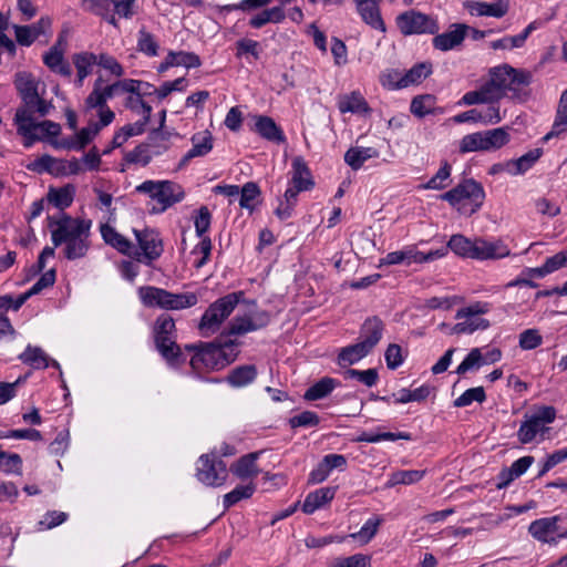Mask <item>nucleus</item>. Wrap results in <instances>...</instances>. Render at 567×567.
Masks as SVG:
<instances>
[{"label":"nucleus","instance_id":"nucleus-1","mask_svg":"<svg viewBox=\"0 0 567 567\" xmlns=\"http://www.w3.org/2000/svg\"><path fill=\"white\" fill-rule=\"evenodd\" d=\"M530 82V74L509 65L496 66L491 71L489 81L480 90L463 95L460 103L466 105L492 104L498 102L509 92L515 95Z\"/></svg>","mask_w":567,"mask_h":567},{"label":"nucleus","instance_id":"nucleus-2","mask_svg":"<svg viewBox=\"0 0 567 567\" xmlns=\"http://www.w3.org/2000/svg\"><path fill=\"white\" fill-rule=\"evenodd\" d=\"M236 346L235 341L186 346L187 350L195 351L189 362L194 374L200 377L203 373L218 371L230 364L237 357Z\"/></svg>","mask_w":567,"mask_h":567},{"label":"nucleus","instance_id":"nucleus-3","mask_svg":"<svg viewBox=\"0 0 567 567\" xmlns=\"http://www.w3.org/2000/svg\"><path fill=\"white\" fill-rule=\"evenodd\" d=\"M188 85V80L184 76L174 81H166L159 87L145 81L127 79V97L125 106H150L145 97L151 99L150 102H161L172 92H183Z\"/></svg>","mask_w":567,"mask_h":567},{"label":"nucleus","instance_id":"nucleus-4","mask_svg":"<svg viewBox=\"0 0 567 567\" xmlns=\"http://www.w3.org/2000/svg\"><path fill=\"white\" fill-rule=\"evenodd\" d=\"M384 326L378 318H369L361 328L359 342L341 349L338 360L340 364H354L367 357L380 341Z\"/></svg>","mask_w":567,"mask_h":567},{"label":"nucleus","instance_id":"nucleus-5","mask_svg":"<svg viewBox=\"0 0 567 567\" xmlns=\"http://www.w3.org/2000/svg\"><path fill=\"white\" fill-rule=\"evenodd\" d=\"M441 198L446 200L461 215L472 216L482 207L485 192L476 181L465 179L444 193Z\"/></svg>","mask_w":567,"mask_h":567},{"label":"nucleus","instance_id":"nucleus-6","mask_svg":"<svg viewBox=\"0 0 567 567\" xmlns=\"http://www.w3.org/2000/svg\"><path fill=\"white\" fill-rule=\"evenodd\" d=\"M135 192L146 195L155 206L152 213H164L185 197L183 187L173 181H145L135 187Z\"/></svg>","mask_w":567,"mask_h":567},{"label":"nucleus","instance_id":"nucleus-7","mask_svg":"<svg viewBox=\"0 0 567 567\" xmlns=\"http://www.w3.org/2000/svg\"><path fill=\"white\" fill-rule=\"evenodd\" d=\"M243 297V291H236L218 298L209 305L198 323L199 334L204 338H208L216 333L220 329L221 323L235 310Z\"/></svg>","mask_w":567,"mask_h":567},{"label":"nucleus","instance_id":"nucleus-8","mask_svg":"<svg viewBox=\"0 0 567 567\" xmlns=\"http://www.w3.org/2000/svg\"><path fill=\"white\" fill-rule=\"evenodd\" d=\"M138 295L146 307H158L168 310L190 308L198 302V296L195 292L173 293L153 286L141 287Z\"/></svg>","mask_w":567,"mask_h":567},{"label":"nucleus","instance_id":"nucleus-9","mask_svg":"<svg viewBox=\"0 0 567 567\" xmlns=\"http://www.w3.org/2000/svg\"><path fill=\"white\" fill-rule=\"evenodd\" d=\"M155 346L168 365L178 367L184 362L181 348L176 343L175 321L168 315H162L155 322Z\"/></svg>","mask_w":567,"mask_h":567},{"label":"nucleus","instance_id":"nucleus-10","mask_svg":"<svg viewBox=\"0 0 567 567\" xmlns=\"http://www.w3.org/2000/svg\"><path fill=\"white\" fill-rule=\"evenodd\" d=\"M53 245L60 246L73 238L89 237L92 221L87 219L72 218L62 214L60 218L48 217Z\"/></svg>","mask_w":567,"mask_h":567},{"label":"nucleus","instance_id":"nucleus-11","mask_svg":"<svg viewBox=\"0 0 567 567\" xmlns=\"http://www.w3.org/2000/svg\"><path fill=\"white\" fill-rule=\"evenodd\" d=\"M556 419V410L553 406H542L534 414L525 415L517 431V439L522 444L533 442L537 434L544 433L546 424L553 423Z\"/></svg>","mask_w":567,"mask_h":567},{"label":"nucleus","instance_id":"nucleus-12","mask_svg":"<svg viewBox=\"0 0 567 567\" xmlns=\"http://www.w3.org/2000/svg\"><path fill=\"white\" fill-rule=\"evenodd\" d=\"M113 120L114 113L110 109H106L100 113L99 122L89 123V125L81 128L74 137L53 142L52 144L58 148L81 151L99 134L101 128L107 126Z\"/></svg>","mask_w":567,"mask_h":567},{"label":"nucleus","instance_id":"nucleus-13","mask_svg":"<svg viewBox=\"0 0 567 567\" xmlns=\"http://www.w3.org/2000/svg\"><path fill=\"white\" fill-rule=\"evenodd\" d=\"M196 476L207 486H221L228 476L226 463L216 453L205 454L198 458Z\"/></svg>","mask_w":567,"mask_h":567},{"label":"nucleus","instance_id":"nucleus-14","mask_svg":"<svg viewBox=\"0 0 567 567\" xmlns=\"http://www.w3.org/2000/svg\"><path fill=\"white\" fill-rule=\"evenodd\" d=\"M14 85L24 106H52L51 101H47L43 96L45 84L38 81L32 74L18 73Z\"/></svg>","mask_w":567,"mask_h":567},{"label":"nucleus","instance_id":"nucleus-15","mask_svg":"<svg viewBox=\"0 0 567 567\" xmlns=\"http://www.w3.org/2000/svg\"><path fill=\"white\" fill-rule=\"evenodd\" d=\"M127 79L106 83L100 74L93 84L91 93L85 100V106H106V102L116 96L127 94Z\"/></svg>","mask_w":567,"mask_h":567},{"label":"nucleus","instance_id":"nucleus-16","mask_svg":"<svg viewBox=\"0 0 567 567\" xmlns=\"http://www.w3.org/2000/svg\"><path fill=\"white\" fill-rule=\"evenodd\" d=\"M270 322V315L265 310H257L249 315H237L231 319L223 336H243L267 327Z\"/></svg>","mask_w":567,"mask_h":567},{"label":"nucleus","instance_id":"nucleus-17","mask_svg":"<svg viewBox=\"0 0 567 567\" xmlns=\"http://www.w3.org/2000/svg\"><path fill=\"white\" fill-rule=\"evenodd\" d=\"M559 516L544 517L530 523L528 533L538 542L557 544L559 539L567 538V527L560 528Z\"/></svg>","mask_w":567,"mask_h":567},{"label":"nucleus","instance_id":"nucleus-18","mask_svg":"<svg viewBox=\"0 0 567 567\" xmlns=\"http://www.w3.org/2000/svg\"><path fill=\"white\" fill-rule=\"evenodd\" d=\"M396 24L403 34L435 33L439 30L434 19L420 12L409 11L396 18Z\"/></svg>","mask_w":567,"mask_h":567},{"label":"nucleus","instance_id":"nucleus-19","mask_svg":"<svg viewBox=\"0 0 567 567\" xmlns=\"http://www.w3.org/2000/svg\"><path fill=\"white\" fill-rule=\"evenodd\" d=\"M134 234L142 251L137 260L150 265L152 261L161 257L164 248L162 238L157 230L151 228H145L143 230L134 229Z\"/></svg>","mask_w":567,"mask_h":567},{"label":"nucleus","instance_id":"nucleus-20","mask_svg":"<svg viewBox=\"0 0 567 567\" xmlns=\"http://www.w3.org/2000/svg\"><path fill=\"white\" fill-rule=\"evenodd\" d=\"M502 359L498 348H473L456 368V373L462 375L467 371L478 370L483 365L493 364Z\"/></svg>","mask_w":567,"mask_h":567},{"label":"nucleus","instance_id":"nucleus-21","mask_svg":"<svg viewBox=\"0 0 567 567\" xmlns=\"http://www.w3.org/2000/svg\"><path fill=\"white\" fill-rule=\"evenodd\" d=\"M190 142L192 147L181 158L178 169L185 168L194 158L206 156L214 147V137L207 130L195 133Z\"/></svg>","mask_w":567,"mask_h":567},{"label":"nucleus","instance_id":"nucleus-22","mask_svg":"<svg viewBox=\"0 0 567 567\" xmlns=\"http://www.w3.org/2000/svg\"><path fill=\"white\" fill-rule=\"evenodd\" d=\"M511 255L509 247L501 239L487 240L476 238V260H495L502 259Z\"/></svg>","mask_w":567,"mask_h":567},{"label":"nucleus","instance_id":"nucleus-23","mask_svg":"<svg viewBox=\"0 0 567 567\" xmlns=\"http://www.w3.org/2000/svg\"><path fill=\"white\" fill-rule=\"evenodd\" d=\"M505 115L499 109H468L451 118L454 123H481L483 125L498 123Z\"/></svg>","mask_w":567,"mask_h":567},{"label":"nucleus","instance_id":"nucleus-24","mask_svg":"<svg viewBox=\"0 0 567 567\" xmlns=\"http://www.w3.org/2000/svg\"><path fill=\"white\" fill-rule=\"evenodd\" d=\"M464 8L471 16L474 17H493L502 18L508 11V3L506 0H496L495 2H484L476 0H467L464 2Z\"/></svg>","mask_w":567,"mask_h":567},{"label":"nucleus","instance_id":"nucleus-25","mask_svg":"<svg viewBox=\"0 0 567 567\" xmlns=\"http://www.w3.org/2000/svg\"><path fill=\"white\" fill-rule=\"evenodd\" d=\"M48 110L49 109H37L39 114L35 115L33 109H18L14 121L18 133L22 135L27 142L34 132V128L40 121L39 117L45 116L48 114Z\"/></svg>","mask_w":567,"mask_h":567},{"label":"nucleus","instance_id":"nucleus-26","mask_svg":"<svg viewBox=\"0 0 567 567\" xmlns=\"http://www.w3.org/2000/svg\"><path fill=\"white\" fill-rule=\"evenodd\" d=\"M362 20L371 28L381 32L386 31V25L381 17L378 0H353Z\"/></svg>","mask_w":567,"mask_h":567},{"label":"nucleus","instance_id":"nucleus-27","mask_svg":"<svg viewBox=\"0 0 567 567\" xmlns=\"http://www.w3.org/2000/svg\"><path fill=\"white\" fill-rule=\"evenodd\" d=\"M447 251H449L447 246L442 247L436 250H431L426 254L421 252V251H412V250L392 251V265L402 264V262H406L408 265H410L412 262L422 264V262L433 261L435 259L446 256Z\"/></svg>","mask_w":567,"mask_h":567},{"label":"nucleus","instance_id":"nucleus-28","mask_svg":"<svg viewBox=\"0 0 567 567\" xmlns=\"http://www.w3.org/2000/svg\"><path fill=\"white\" fill-rule=\"evenodd\" d=\"M467 27L464 24H453L452 28L433 38V47L440 51H449L458 47L465 39Z\"/></svg>","mask_w":567,"mask_h":567},{"label":"nucleus","instance_id":"nucleus-29","mask_svg":"<svg viewBox=\"0 0 567 567\" xmlns=\"http://www.w3.org/2000/svg\"><path fill=\"white\" fill-rule=\"evenodd\" d=\"M72 62L76 70V78L74 80V84L78 87H82L84 84V80L92 74L93 66L97 65L96 54L89 51L74 53L72 55Z\"/></svg>","mask_w":567,"mask_h":567},{"label":"nucleus","instance_id":"nucleus-30","mask_svg":"<svg viewBox=\"0 0 567 567\" xmlns=\"http://www.w3.org/2000/svg\"><path fill=\"white\" fill-rule=\"evenodd\" d=\"M43 64L54 74L70 79L72 76V68L64 58V53L55 49H49L42 56Z\"/></svg>","mask_w":567,"mask_h":567},{"label":"nucleus","instance_id":"nucleus-31","mask_svg":"<svg viewBox=\"0 0 567 567\" xmlns=\"http://www.w3.org/2000/svg\"><path fill=\"white\" fill-rule=\"evenodd\" d=\"M337 487H321L309 493L302 504V512L312 514L331 502L336 495Z\"/></svg>","mask_w":567,"mask_h":567},{"label":"nucleus","instance_id":"nucleus-32","mask_svg":"<svg viewBox=\"0 0 567 567\" xmlns=\"http://www.w3.org/2000/svg\"><path fill=\"white\" fill-rule=\"evenodd\" d=\"M255 131L265 140L281 144L286 142L282 130L268 116H258L255 122Z\"/></svg>","mask_w":567,"mask_h":567},{"label":"nucleus","instance_id":"nucleus-33","mask_svg":"<svg viewBox=\"0 0 567 567\" xmlns=\"http://www.w3.org/2000/svg\"><path fill=\"white\" fill-rule=\"evenodd\" d=\"M259 452H252L241 456L236 463L230 466V471L240 480L254 478L258 476L259 470L256 461Z\"/></svg>","mask_w":567,"mask_h":567},{"label":"nucleus","instance_id":"nucleus-34","mask_svg":"<svg viewBox=\"0 0 567 567\" xmlns=\"http://www.w3.org/2000/svg\"><path fill=\"white\" fill-rule=\"evenodd\" d=\"M291 185L309 190L313 186L311 173L302 157L297 156L291 163Z\"/></svg>","mask_w":567,"mask_h":567},{"label":"nucleus","instance_id":"nucleus-35","mask_svg":"<svg viewBox=\"0 0 567 567\" xmlns=\"http://www.w3.org/2000/svg\"><path fill=\"white\" fill-rule=\"evenodd\" d=\"M113 0H83L82 8L94 16L101 17L110 24L117 27V19L112 13Z\"/></svg>","mask_w":567,"mask_h":567},{"label":"nucleus","instance_id":"nucleus-36","mask_svg":"<svg viewBox=\"0 0 567 567\" xmlns=\"http://www.w3.org/2000/svg\"><path fill=\"white\" fill-rule=\"evenodd\" d=\"M384 522L379 515H372L360 528L359 532L352 533L347 538H352L360 546L367 545L379 530L380 525ZM346 537L340 538L338 542H343Z\"/></svg>","mask_w":567,"mask_h":567},{"label":"nucleus","instance_id":"nucleus-37","mask_svg":"<svg viewBox=\"0 0 567 567\" xmlns=\"http://www.w3.org/2000/svg\"><path fill=\"white\" fill-rule=\"evenodd\" d=\"M543 155V150L537 147L530 150L517 159L511 161L506 164V171L512 175H520L527 172Z\"/></svg>","mask_w":567,"mask_h":567},{"label":"nucleus","instance_id":"nucleus-38","mask_svg":"<svg viewBox=\"0 0 567 567\" xmlns=\"http://www.w3.org/2000/svg\"><path fill=\"white\" fill-rule=\"evenodd\" d=\"M257 377V369L254 364L239 365L233 369L226 381L233 388H243L250 384Z\"/></svg>","mask_w":567,"mask_h":567},{"label":"nucleus","instance_id":"nucleus-39","mask_svg":"<svg viewBox=\"0 0 567 567\" xmlns=\"http://www.w3.org/2000/svg\"><path fill=\"white\" fill-rule=\"evenodd\" d=\"M447 248L460 257L474 259L476 238L470 239L461 234L452 235L447 241Z\"/></svg>","mask_w":567,"mask_h":567},{"label":"nucleus","instance_id":"nucleus-40","mask_svg":"<svg viewBox=\"0 0 567 567\" xmlns=\"http://www.w3.org/2000/svg\"><path fill=\"white\" fill-rule=\"evenodd\" d=\"M75 187L68 184L60 188H50L47 195L48 202L56 208L64 209L73 203Z\"/></svg>","mask_w":567,"mask_h":567},{"label":"nucleus","instance_id":"nucleus-41","mask_svg":"<svg viewBox=\"0 0 567 567\" xmlns=\"http://www.w3.org/2000/svg\"><path fill=\"white\" fill-rule=\"evenodd\" d=\"M432 72V65L427 62L417 63L412 66L398 82V87H406L409 85L419 84L426 79Z\"/></svg>","mask_w":567,"mask_h":567},{"label":"nucleus","instance_id":"nucleus-42","mask_svg":"<svg viewBox=\"0 0 567 567\" xmlns=\"http://www.w3.org/2000/svg\"><path fill=\"white\" fill-rule=\"evenodd\" d=\"M101 235L106 244L114 247L122 254H130L132 244L128 239L122 236L112 226L103 224L101 226Z\"/></svg>","mask_w":567,"mask_h":567},{"label":"nucleus","instance_id":"nucleus-43","mask_svg":"<svg viewBox=\"0 0 567 567\" xmlns=\"http://www.w3.org/2000/svg\"><path fill=\"white\" fill-rule=\"evenodd\" d=\"M19 359L34 369H45L49 365L48 355L39 347L28 346Z\"/></svg>","mask_w":567,"mask_h":567},{"label":"nucleus","instance_id":"nucleus-44","mask_svg":"<svg viewBox=\"0 0 567 567\" xmlns=\"http://www.w3.org/2000/svg\"><path fill=\"white\" fill-rule=\"evenodd\" d=\"M337 381L332 378H322L311 385L305 393V399L316 401L329 395L336 388Z\"/></svg>","mask_w":567,"mask_h":567},{"label":"nucleus","instance_id":"nucleus-45","mask_svg":"<svg viewBox=\"0 0 567 567\" xmlns=\"http://www.w3.org/2000/svg\"><path fill=\"white\" fill-rule=\"evenodd\" d=\"M375 155L377 152L370 147H351L344 154V161L352 169H359L367 159Z\"/></svg>","mask_w":567,"mask_h":567},{"label":"nucleus","instance_id":"nucleus-46","mask_svg":"<svg viewBox=\"0 0 567 567\" xmlns=\"http://www.w3.org/2000/svg\"><path fill=\"white\" fill-rule=\"evenodd\" d=\"M60 131L61 126L58 123L51 121H39L34 132L31 134L29 141L25 142L24 145L29 147L34 141L58 136Z\"/></svg>","mask_w":567,"mask_h":567},{"label":"nucleus","instance_id":"nucleus-47","mask_svg":"<svg viewBox=\"0 0 567 567\" xmlns=\"http://www.w3.org/2000/svg\"><path fill=\"white\" fill-rule=\"evenodd\" d=\"M484 152L498 150L509 141L507 132L499 127L483 132Z\"/></svg>","mask_w":567,"mask_h":567},{"label":"nucleus","instance_id":"nucleus-48","mask_svg":"<svg viewBox=\"0 0 567 567\" xmlns=\"http://www.w3.org/2000/svg\"><path fill=\"white\" fill-rule=\"evenodd\" d=\"M158 42L155 37L142 28L137 33V50L146 56L153 58L158 54Z\"/></svg>","mask_w":567,"mask_h":567},{"label":"nucleus","instance_id":"nucleus-49","mask_svg":"<svg viewBox=\"0 0 567 567\" xmlns=\"http://www.w3.org/2000/svg\"><path fill=\"white\" fill-rule=\"evenodd\" d=\"M151 145L141 144L136 146L133 151L127 152L124 156L125 161L131 164H142L146 166L153 155H158L159 151H150Z\"/></svg>","mask_w":567,"mask_h":567},{"label":"nucleus","instance_id":"nucleus-50","mask_svg":"<svg viewBox=\"0 0 567 567\" xmlns=\"http://www.w3.org/2000/svg\"><path fill=\"white\" fill-rule=\"evenodd\" d=\"M256 486L254 483L247 485H238L231 492L224 495V507L229 508L241 499H246L252 496Z\"/></svg>","mask_w":567,"mask_h":567},{"label":"nucleus","instance_id":"nucleus-51","mask_svg":"<svg viewBox=\"0 0 567 567\" xmlns=\"http://www.w3.org/2000/svg\"><path fill=\"white\" fill-rule=\"evenodd\" d=\"M90 246L89 237H76L65 243L64 255L68 259H76L85 256Z\"/></svg>","mask_w":567,"mask_h":567},{"label":"nucleus","instance_id":"nucleus-52","mask_svg":"<svg viewBox=\"0 0 567 567\" xmlns=\"http://www.w3.org/2000/svg\"><path fill=\"white\" fill-rule=\"evenodd\" d=\"M274 0H241L239 3H231L218 7L219 12L229 13L231 11L240 10L243 12H250L270 4Z\"/></svg>","mask_w":567,"mask_h":567},{"label":"nucleus","instance_id":"nucleus-53","mask_svg":"<svg viewBox=\"0 0 567 567\" xmlns=\"http://www.w3.org/2000/svg\"><path fill=\"white\" fill-rule=\"evenodd\" d=\"M491 326L489 321L480 317H470L464 321L457 322L454 327L456 333H473L476 330H485Z\"/></svg>","mask_w":567,"mask_h":567},{"label":"nucleus","instance_id":"nucleus-54","mask_svg":"<svg viewBox=\"0 0 567 567\" xmlns=\"http://www.w3.org/2000/svg\"><path fill=\"white\" fill-rule=\"evenodd\" d=\"M0 470L7 474H21L22 460L19 454H9L0 450Z\"/></svg>","mask_w":567,"mask_h":567},{"label":"nucleus","instance_id":"nucleus-55","mask_svg":"<svg viewBox=\"0 0 567 567\" xmlns=\"http://www.w3.org/2000/svg\"><path fill=\"white\" fill-rule=\"evenodd\" d=\"M483 132H476L463 136L460 142V152L472 153V152H484Z\"/></svg>","mask_w":567,"mask_h":567},{"label":"nucleus","instance_id":"nucleus-56","mask_svg":"<svg viewBox=\"0 0 567 567\" xmlns=\"http://www.w3.org/2000/svg\"><path fill=\"white\" fill-rule=\"evenodd\" d=\"M344 379L346 380H357L360 383L372 386L377 383L378 380V372L375 369H368V370H355V369H349L344 372Z\"/></svg>","mask_w":567,"mask_h":567},{"label":"nucleus","instance_id":"nucleus-57","mask_svg":"<svg viewBox=\"0 0 567 567\" xmlns=\"http://www.w3.org/2000/svg\"><path fill=\"white\" fill-rule=\"evenodd\" d=\"M485 391L482 386L471 388L454 401V405L457 408H464L472 404L473 402L482 403L485 401Z\"/></svg>","mask_w":567,"mask_h":567},{"label":"nucleus","instance_id":"nucleus-58","mask_svg":"<svg viewBox=\"0 0 567 567\" xmlns=\"http://www.w3.org/2000/svg\"><path fill=\"white\" fill-rule=\"evenodd\" d=\"M425 475V471L406 470L392 472V486L398 484L410 485L420 482Z\"/></svg>","mask_w":567,"mask_h":567},{"label":"nucleus","instance_id":"nucleus-59","mask_svg":"<svg viewBox=\"0 0 567 567\" xmlns=\"http://www.w3.org/2000/svg\"><path fill=\"white\" fill-rule=\"evenodd\" d=\"M451 169V165L447 162H444L436 174L426 183L424 187L429 189L445 188L450 183Z\"/></svg>","mask_w":567,"mask_h":567},{"label":"nucleus","instance_id":"nucleus-60","mask_svg":"<svg viewBox=\"0 0 567 567\" xmlns=\"http://www.w3.org/2000/svg\"><path fill=\"white\" fill-rule=\"evenodd\" d=\"M260 194L259 187L252 182L246 183L239 193V205L241 208L252 209L254 202Z\"/></svg>","mask_w":567,"mask_h":567},{"label":"nucleus","instance_id":"nucleus-61","mask_svg":"<svg viewBox=\"0 0 567 567\" xmlns=\"http://www.w3.org/2000/svg\"><path fill=\"white\" fill-rule=\"evenodd\" d=\"M289 425L296 427H313L320 423V417L316 412L303 411L289 419Z\"/></svg>","mask_w":567,"mask_h":567},{"label":"nucleus","instance_id":"nucleus-62","mask_svg":"<svg viewBox=\"0 0 567 567\" xmlns=\"http://www.w3.org/2000/svg\"><path fill=\"white\" fill-rule=\"evenodd\" d=\"M174 66H185L186 69H195L202 65L199 55L194 52L173 51Z\"/></svg>","mask_w":567,"mask_h":567},{"label":"nucleus","instance_id":"nucleus-63","mask_svg":"<svg viewBox=\"0 0 567 567\" xmlns=\"http://www.w3.org/2000/svg\"><path fill=\"white\" fill-rule=\"evenodd\" d=\"M543 343V337L537 329H526L519 334L518 344L523 350H534Z\"/></svg>","mask_w":567,"mask_h":567},{"label":"nucleus","instance_id":"nucleus-64","mask_svg":"<svg viewBox=\"0 0 567 567\" xmlns=\"http://www.w3.org/2000/svg\"><path fill=\"white\" fill-rule=\"evenodd\" d=\"M333 567H371V559L367 555L354 554L349 557L337 558Z\"/></svg>","mask_w":567,"mask_h":567}]
</instances>
